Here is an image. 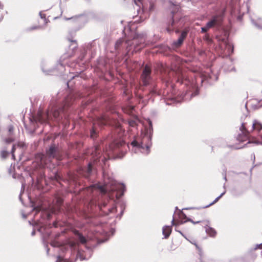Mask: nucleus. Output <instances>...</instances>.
Wrapping results in <instances>:
<instances>
[{
  "label": "nucleus",
  "instance_id": "ea45409f",
  "mask_svg": "<svg viewBox=\"0 0 262 262\" xmlns=\"http://www.w3.org/2000/svg\"><path fill=\"white\" fill-rule=\"evenodd\" d=\"M155 6L154 4L152 3V2H150L149 3V11L151 12V11H154V10L155 9Z\"/></svg>",
  "mask_w": 262,
  "mask_h": 262
},
{
  "label": "nucleus",
  "instance_id": "4d7b16f0",
  "mask_svg": "<svg viewBox=\"0 0 262 262\" xmlns=\"http://www.w3.org/2000/svg\"><path fill=\"white\" fill-rule=\"evenodd\" d=\"M19 199L20 200V201L22 202V199H21V194H19Z\"/></svg>",
  "mask_w": 262,
  "mask_h": 262
},
{
  "label": "nucleus",
  "instance_id": "5701e85b",
  "mask_svg": "<svg viewBox=\"0 0 262 262\" xmlns=\"http://www.w3.org/2000/svg\"><path fill=\"white\" fill-rule=\"evenodd\" d=\"M252 127L253 129L256 130L258 132L262 130V124L256 120L253 121Z\"/></svg>",
  "mask_w": 262,
  "mask_h": 262
},
{
  "label": "nucleus",
  "instance_id": "dca6fc26",
  "mask_svg": "<svg viewBox=\"0 0 262 262\" xmlns=\"http://www.w3.org/2000/svg\"><path fill=\"white\" fill-rule=\"evenodd\" d=\"M241 131L242 132V134H239L237 137V140L240 142L244 141L247 138L246 135H244L245 132H247L245 126V123H243L242 125L239 128Z\"/></svg>",
  "mask_w": 262,
  "mask_h": 262
},
{
  "label": "nucleus",
  "instance_id": "69168bd1",
  "mask_svg": "<svg viewBox=\"0 0 262 262\" xmlns=\"http://www.w3.org/2000/svg\"><path fill=\"white\" fill-rule=\"evenodd\" d=\"M260 107H261V105L259 106H255V108L257 109V108H259Z\"/></svg>",
  "mask_w": 262,
  "mask_h": 262
},
{
  "label": "nucleus",
  "instance_id": "f257e3e1",
  "mask_svg": "<svg viewBox=\"0 0 262 262\" xmlns=\"http://www.w3.org/2000/svg\"><path fill=\"white\" fill-rule=\"evenodd\" d=\"M159 72L162 80L166 83H171L174 81L185 84L187 88L185 92L181 93L177 92L171 85L169 90L167 92V96L165 100L166 105L179 103L182 100H190L193 97L199 95L200 90L195 81L192 79H190L185 74L180 71H174L169 67L162 64L160 66Z\"/></svg>",
  "mask_w": 262,
  "mask_h": 262
},
{
  "label": "nucleus",
  "instance_id": "1a4fd4ad",
  "mask_svg": "<svg viewBox=\"0 0 262 262\" xmlns=\"http://www.w3.org/2000/svg\"><path fill=\"white\" fill-rule=\"evenodd\" d=\"M226 11L224 9L217 12L212 15L211 18L206 24L204 27L209 31L211 28L218 30L222 28V24L225 15Z\"/></svg>",
  "mask_w": 262,
  "mask_h": 262
},
{
  "label": "nucleus",
  "instance_id": "f704fd0d",
  "mask_svg": "<svg viewBox=\"0 0 262 262\" xmlns=\"http://www.w3.org/2000/svg\"><path fill=\"white\" fill-rule=\"evenodd\" d=\"M108 213H113V212H117V207L116 205H113L111 208L108 209Z\"/></svg>",
  "mask_w": 262,
  "mask_h": 262
},
{
  "label": "nucleus",
  "instance_id": "6e6d98bb",
  "mask_svg": "<svg viewBox=\"0 0 262 262\" xmlns=\"http://www.w3.org/2000/svg\"><path fill=\"white\" fill-rule=\"evenodd\" d=\"M4 18V16L3 15H1L0 17V21H1Z\"/></svg>",
  "mask_w": 262,
  "mask_h": 262
},
{
  "label": "nucleus",
  "instance_id": "79ce46f5",
  "mask_svg": "<svg viewBox=\"0 0 262 262\" xmlns=\"http://www.w3.org/2000/svg\"><path fill=\"white\" fill-rule=\"evenodd\" d=\"M262 246V243L259 244H256L255 246V247L253 248V250H256L258 249H261Z\"/></svg>",
  "mask_w": 262,
  "mask_h": 262
},
{
  "label": "nucleus",
  "instance_id": "09e8293b",
  "mask_svg": "<svg viewBox=\"0 0 262 262\" xmlns=\"http://www.w3.org/2000/svg\"><path fill=\"white\" fill-rule=\"evenodd\" d=\"M35 234H36V231H35V230H33L32 231V232H31V235H32V236H34V235H35Z\"/></svg>",
  "mask_w": 262,
  "mask_h": 262
},
{
  "label": "nucleus",
  "instance_id": "a211bd4d",
  "mask_svg": "<svg viewBox=\"0 0 262 262\" xmlns=\"http://www.w3.org/2000/svg\"><path fill=\"white\" fill-rule=\"evenodd\" d=\"M247 143L249 144H255L256 145H262V133H259L258 135V138L253 137Z\"/></svg>",
  "mask_w": 262,
  "mask_h": 262
},
{
  "label": "nucleus",
  "instance_id": "a18cd8bd",
  "mask_svg": "<svg viewBox=\"0 0 262 262\" xmlns=\"http://www.w3.org/2000/svg\"><path fill=\"white\" fill-rule=\"evenodd\" d=\"M201 32L202 33H206L208 31L206 29V28L204 27H201Z\"/></svg>",
  "mask_w": 262,
  "mask_h": 262
},
{
  "label": "nucleus",
  "instance_id": "2f4dec72",
  "mask_svg": "<svg viewBox=\"0 0 262 262\" xmlns=\"http://www.w3.org/2000/svg\"><path fill=\"white\" fill-rule=\"evenodd\" d=\"M182 215L184 219H185L186 220L185 221L182 222L181 224H184V223H186L187 222H190L191 223V222L192 221V220L191 218L188 217L185 213L182 212Z\"/></svg>",
  "mask_w": 262,
  "mask_h": 262
},
{
  "label": "nucleus",
  "instance_id": "aec40b11",
  "mask_svg": "<svg viewBox=\"0 0 262 262\" xmlns=\"http://www.w3.org/2000/svg\"><path fill=\"white\" fill-rule=\"evenodd\" d=\"M82 15H76L73 17H64V19L66 20H72L73 21L76 23L77 25H79L82 23V20H81V17L82 16Z\"/></svg>",
  "mask_w": 262,
  "mask_h": 262
},
{
  "label": "nucleus",
  "instance_id": "0e129e2a",
  "mask_svg": "<svg viewBox=\"0 0 262 262\" xmlns=\"http://www.w3.org/2000/svg\"><path fill=\"white\" fill-rule=\"evenodd\" d=\"M70 41H71V42H76V40H70Z\"/></svg>",
  "mask_w": 262,
  "mask_h": 262
},
{
  "label": "nucleus",
  "instance_id": "c03bdc74",
  "mask_svg": "<svg viewBox=\"0 0 262 262\" xmlns=\"http://www.w3.org/2000/svg\"><path fill=\"white\" fill-rule=\"evenodd\" d=\"M124 211L125 210L121 209V211H120V213L117 215V217L119 218V219H121V217L122 216V215L124 214Z\"/></svg>",
  "mask_w": 262,
  "mask_h": 262
},
{
  "label": "nucleus",
  "instance_id": "603ef678",
  "mask_svg": "<svg viewBox=\"0 0 262 262\" xmlns=\"http://www.w3.org/2000/svg\"><path fill=\"white\" fill-rule=\"evenodd\" d=\"M176 231L177 232H179L182 235H183L184 237H185L184 235L183 234V233L181 231L177 230L176 229Z\"/></svg>",
  "mask_w": 262,
  "mask_h": 262
},
{
  "label": "nucleus",
  "instance_id": "f3484780",
  "mask_svg": "<svg viewBox=\"0 0 262 262\" xmlns=\"http://www.w3.org/2000/svg\"><path fill=\"white\" fill-rule=\"evenodd\" d=\"M172 227L171 226L165 225L162 228V234L164 236V238H168L171 232Z\"/></svg>",
  "mask_w": 262,
  "mask_h": 262
},
{
  "label": "nucleus",
  "instance_id": "bb28decb",
  "mask_svg": "<svg viewBox=\"0 0 262 262\" xmlns=\"http://www.w3.org/2000/svg\"><path fill=\"white\" fill-rule=\"evenodd\" d=\"M136 96L140 102L143 103H146V100L144 99V95L143 94L138 92L136 94Z\"/></svg>",
  "mask_w": 262,
  "mask_h": 262
},
{
  "label": "nucleus",
  "instance_id": "ddd939ff",
  "mask_svg": "<svg viewBox=\"0 0 262 262\" xmlns=\"http://www.w3.org/2000/svg\"><path fill=\"white\" fill-rule=\"evenodd\" d=\"M226 190H225L219 196H218L217 198H216L213 202H212L211 203H210L209 204H208L206 206H203V207H192L184 208L182 209V210H190V209L200 210L201 209L208 208L210 206L215 204L216 202H217L219 201V200L226 193Z\"/></svg>",
  "mask_w": 262,
  "mask_h": 262
},
{
  "label": "nucleus",
  "instance_id": "e433bc0d",
  "mask_svg": "<svg viewBox=\"0 0 262 262\" xmlns=\"http://www.w3.org/2000/svg\"><path fill=\"white\" fill-rule=\"evenodd\" d=\"M16 146L21 148H24L26 147L25 143L23 142H18L16 144Z\"/></svg>",
  "mask_w": 262,
  "mask_h": 262
},
{
  "label": "nucleus",
  "instance_id": "6ab92c4d",
  "mask_svg": "<svg viewBox=\"0 0 262 262\" xmlns=\"http://www.w3.org/2000/svg\"><path fill=\"white\" fill-rule=\"evenodd\" d=\"M50 245L54 247H59L61 251L64 252L68 249V247L61 246V244L58 241H53L51 242Z\"/></svg>",
  "mask_w": 262,
  "mask_h": 262
},
{
  "label": "nucleus",
  "instance_id": "c9c22d12",
  "mask_svg": "<svg viewBox=\"0 0 262 262\" xmlns=\"http://www.w3.org/2000/svg\"><path fill=\"white\" fill-rule=\"evenodd\" d=\"M252 24L255 26L257 28L259 29L262 30V26L259 24L257 22H256L254 19H251Z\"/></svg>",
  "mask_w": 262,
  "mask_h": 262
},
{
  "label": "nucleus",
  "instance_id": "412c9836",
  "mask_svg": "<svg viewBox=\"0 0 262 262\" xmlns=\"http://www.w3.org/2000/svg\"><path fill=\"white\" fill-rule=\"evenodd\" d=\"M205 231L208 235L213 237L215 236L216 234V232L214 228L210 226H208L207 225H205Z\"/></svg>",
  "mask_w": 262,
  "mask_h": 262
},
{
  "label": "nucleus",
  "instance_id": "6e6552de",
  "mask_svg": "<svg viewBox=\"0 0 262 262\" xmlns=\"http://www.w3.org/2000/svg\"><path fill=\"white\" fill-rule=\"evenodd\" d=\"M219 42L218 54L223 58L230 56L234 52L233 45L229 40V34L225 33L224 36H216Z\"/></svg>",
  "mask_w": 262,
  "mask_h": 262
},
{
  "label": "nucleus",
  "instance_id": "052dcab7",
  "mask_svg": "<svg viewBox=\"0 0 262 262\" xmlns=\"http://www.w3.org/2000/svg\"><path fill=\"white\" fill-rule=\"evenodd\" d=\"M232 193L233 195H236L237 194L235 193V192H234V190H232Z\"/></svg>",
  "mask_w": 262,
  "mask_h": 262
},
{
  "label": "nucleus",
  "instance_id": "338daca9",
  "mask_svg": "<svg viewBox=\"0 0 262 262\" xmlns=\"http://www.w3.org/2000/svg\"><path fill=\"white\" fill-rule=\"evenodd\" d=\"M84 57V54H83L81 57V60H82V59Z\"/></svg>",
  "mask_w": 262,
  "mask_h": 262
},
{
  "label": "nucleus",
  "instance_id": "39448f33",
  "mask_svg": "<svg viewBox=\"0 0 262 262\" xmlns=\"http://www.w3.org/2000/svg\"><path fill=\"white\" fill-rule=\"evenodd\" d=\"M81 97V94L77 92L71 91L67 94L62 100H52L48 110L46 112L47 119L55 121L62 120L63 118L62 115L66 113L73 104Z\"/></svg>",
  "mask_w": 262,
  "mask_h": 262
},
{
  "label": "nucleus",
  "instance_id": "e2e57ef3",
  "mask_svg": "<svg viewBox=\"0 0 262 262\" xmlns=\"http://www.w3.org/2000/svg\"><path fill=\"white\" fill-rule=\"evenodd\" d=\"M261 164H262V163H258V164H256L255 165V166H258V165H261Z\"/></svg>",
  "mask_w": 262,
  "mask_h": 262
},
{
  "label": "nucleus",
  "instance_id": "864d4df0",
  "mask_svg": "<svg viewBox=\"0 0 262 262\" xmlns=\"http://www.w3.org/2000/svg\"><path fill=\"white\" fill-rule=\"evenodd\" d=\"M22 216H23V217L24 219H26V218H27V215L26 214H25L23 213V214H22Z\"/></svg>",
  "mask_w": 262,
  "mask_h": 262
},
{
  "label": "nucleus",
  "instance_id": "393cba45",
  "mask_svg": "<svg viewBox=\"0 0 262 262\" xmlns=\"http://www.w3.org/2000/svg\"><path fill=\"white\" fill-rule=\"evenodd\" d=\"M98 132L96 128H95L94 126H93L90 129V137L93 139H95L97 138L98 136Z\"/></svg>",
  "mask_w": 262,
  "mask_h": 262
},
{
  "label": "nucleus",
  "instance_id": "cd10ccee",
  "mask_svg": "<svg viewBox=\"0 0 262 262\" xmlns=\"http://www.w3.org/2000/svg\"><path fill=\"white\" fill-rule=\"evenodd\" d=\"M87 242V238L81 234L78 235V243L84 244Z\"/></svg>",
  "mask_w": 262,
  "mask_h": 262
},
{
  "label": "nucleus",
  "instance_id": "3c124183",
  "mask_svg": "<svg viewBox=\"0 0 262 262\" xmlns=\"http://www.w3.org/2000/svg\"><path fill=\"white\" fill-rule=\"evenodd\" d=\"M171 225L172 226L174 225V226H177V225L176 224H174V219L173 218L171 221Z\"/></svg>",
  "mask_w": 262,
  "mask_h": 262
},
{
  "label": "nucleus",
  "instance_id": "2eb2a0df",
  "mask_svg": "<svg viewBox=\"0 0 262 262\" xmlns=\"http://www.w3.org/2000/svg\"><path fill=\"white\" fill-rule=\"evenodd\" d=\"M58 150V147L54 143H52L47 149V152L50 158H55L57 156Z\"/></svg>",
  "mask_w": 262,
  "mask_h": 262
},
{
  "label": "nucleus",
  "instance_id": "49530a36",
  "mask_svg": "<svg viewBox=\"0 0 262 262\" xmlns=\"http://www.w3.org/2000/svg\"><path fill=\"white\" fill-rule=\"evenodd\" d=\"M4 9V5L0 1V11Z\"/></svg>",
  "mask_w": 262,
  "mask_h": 262
},
{
  "label": "nucleus",
  "instance_id": "c756f323",
  "mask_svg": "<svg viewBox=\"0 0 262 262\" xmlns=\"http://www.w3.org/2000/svg\"><path fill=\"white\" fill-rule=\"evenodd\" d=\"M79 76L78 75L71 76L70 79L66 82V84L67 85L68 88L70 89V83L73 79H74L76 77H78Z\"/></svg>",
  "mask_w": 262,
  "mask_h": 262
},
{
  "label": "nucleus",
  "instance_id": "a19ab883",
  "mask_svg": "<svg viewBox=\"0 0 262 262\" xmlns=\"http://www.w3.org/2000/svg\"><path fill=\"white\" fill-rule=\"evenodd\" d=\"M16 144H13L12 145V149H11V154L13 156H14V152L16 150Z\"/></svg>",
  "mask_w": 262,
  "mask_h": 262
},
{
  "label": "nucleus",
  "instance_id": "f8f14e48",
  "mask_svg": "<svg viewBox=\"0 0 262 262\" xmlns=\"http://www.w3.org/2000/svg\"><path fill=\"white\" fill-rule=\"evenodd\" d=\"M111 187L114 190H117L119 192V195L121 198L124 195L126 190V186L124 183H119L116 181H112L110 184Z\"/></svg>",
  "mask_w": 262,
  "mask_h": 262
},
{
  "label": "nucleus",
  "instance_id": "680f3d73",
  "mask_svg": "<svg viewBox=\"0 0 262 262\" xmlns=\"http://www.w3.org/2000/svg\"><path fill=\"white\" fill-rule=\"evenodd\" d=\"M253 161H255V155L254 154H253Z\"/></svg>",
  "mask_w": 262,
  "mask_h": 262
},
{
  "label": "nucleus",
  "instance_id": "a878e982",
  "mask_svg": "<svg viewBox=\"0 0 262 262\" xmlns=\"http://www.w3.org/2000/svg\"><path fill=\"white\" fill-rule=\"evenodd\" d=\"M135 4L138 6L140 8L145 9V5L144 0H133Z\"/></svg>",
  "mask_w": 262,
  "mask_h": 262
},
{
  "label": "nucleus",
  "instance_id": "0eeeda50",
  "mask_svg": "<svg viewBox=\"0 0 262 262\" xmlns=\"http://www.w3.org/2000/svg\"><path fill=\"white\" fill-rule=\"evenodd\" d=\"M69 247L71 250V252H76V256L75 259L73 260L71 258H66L61 255H58L57 256V260L55 262H75L77 258H79L81 261L84 260H87L90 258L92 254V248L85 246V248L87 249L88 251L85 252L81 248H80L77 243L71 241L68 243Z\"/></svg>",
  "mask_w": 262,
  "mask_h": 262
},
{
  "label": "nucleus",
  "instance_id": "9d476101",
  "mask_svg": "<svg viewBox=\"0 0 262 262\" xmlns=\"http://www.w3.org/2000/svg\"><path fill=\"white\" fill-rule=\"evenodd\" d=\"M42 72L47 75H61L65 71V67L60 59L52 69L46 70L43 67L41 68Z\"/></svg>",
  "mask_w": 262,
  "mask_h": 262
},
{
  "label": "nucleus",
  "instance_id": "4c0bfd02",
  "mask_svg": "<svg viewBox=\"0 0 262 262\" xmlns=\"http://www.w3.org/2000/svg\"><path fill=\"white\" fill-rule=\"evenodd\" d=\"M9 155V152L6 150H2L1 151V157L3 159H6Z\"/></svg>",
  "mask_w": 262,
  "mask_h": 262
},
{
  "label": "nucleus",
  "instance_id": "13d9d810",
  "mask_svg": "<svg viewBox=\"0 0 262 262\" xmlns=\"http://www.w3.org/2000/svg\"><path fill=\"white\" fill-rule=\"evenodd\" d=\"M231 71H235V68L234 67L232 68L231 70Z\"/></svg>",
  "mask_w": 262,
  "mask_h": 262
},
{
  "label": "nucleus",
  "instance_id": "423d86ee",
  "mask_svg": "<svg viewBox=\"0 0 262 262\" xmlns=\"http://www.w3.org/2000/svg\"><path fill=\"white\" fill-rule=\"evenodd\" d=\"M153 134L152 123L151 120H146L144 131L140 136L134 137L131 142L134 152L137 153L139 151L142 154L148 155L150 151L152 145V137Z\"/></svg>",
  "mask_w": 262,
  "mask_h": 262
},
{
  "label": "nucleus",
  "instance_id": "72a5a7b5",
  "mask_svg": "<svg viewBox=\"0 0 262 262\" xmlns=\"http://www.w3.org/2000/svg\"><path fill=\"white\" fill-rule=\"evenodd\" d=\"M14 141V138H13L11 136L9 137L8 138H7L5 140V142L6 144H10Z\"/></svg>",
  "mask_w": 262,
  "mask_h": 262
},
{
  "label": "nucleus",
  "instance_id": "37998d69",
  "mask_svg": "<svg viewBox=\"0 0 262 262\" xmlns=\"http://www.w3.org/2000/svg\"><path fill=\"white\" fill-rule=\"evenodd\" d=\"M39 15L41 19H45V20L46 19V14H43L41 11L39 12Z\"/></svg>",
  "mask_w": 262,
  "mask_h": 262
},
{
  "label": "nucleus",
  "instance_id": "b1692460",
  "mask_svg": "<svg viewBox=\"0 0 262 262\" xmlns=\"http://www.w3.org/2000/svg\"><path fill=\"white\" fill-rule=\"evenodd\" d=\"M92 238L94 240H96L98 244H101L108 240L109 237L107 235H106L103 238H100L98 237L97 234H95Z\"/></svg>",
  "mask_w": 262,
  "mask_h": 262
},
{
  "label": "nucleus",
  "instance_id": "58836bf2",
  "mask_svg": "<svg viewBox=\"0 0 262 262\" xmlns=\"http://www.w3.org/2000/svg\"><path fill=\"white\" fill-rule=\"evenodd\" d=\"M93 185H95V187H97V188H98L101 191L104 190V187L102 185H100L99 184H93Z\"/></svg>",
  "mask_w": 262,
  "mask_h": 262
},
{
  "label": "nucleus",
  "instance_id": "de8ad7c7",
  "mask_svg": "<svg viewBox=\"0 0 262 262\" xmlns=\"http://www.w3.org/2000/svg\"><path fill=\"white\" fill-rule=\"evenodd\" d=\"M202 222V221H196V222H195L194 221L192 220V221L191 222V223L193 224H198V223H200Z\"/></svg>",
  "mask_w": 262,
  "mask_h": 262
},
{
  "label": "nucleus",
  "instance_id": "9b49d317",
  "mask_svg": "<svg viewBox=\"0 0 262 262\" xmlns=\"http://www.w3.org/2000/svg\"><path fill=\"white\" fill-rule=\"evenodd\" d=\"M151 73V70L146 66L143 69L141 75L142 82L145 86L149 85L152 84L153 82Z\"/></svg>",
  "mask_w": 262,
  "mask_h": 262
},
{
  "label": "nucleus",
  "instance_id": "f03ea898",
  "mask_svg": "<svg viewBox=\"0 0 262 262\" xmlns=\"http://www.w3.org/2000/svg\"><path fill=\"white\" fill-rule=\"evenodd\" d=\"M120 144L115 138H111L109 142L105 144L103 143L102 149L98 146H95L92 150V161L89 162L86 166L79 167L75 177V180L78 181L80 178H84L90 181V177L96 173L95 165L105 164L107 160L112 158H122L124 154L121 157L118 155Z\"/></svg>",
  "mask_w": 262,
  "mask_h": 262
},
{
  "label": "nucleus",
  "instance_id": "7c9ffc66",
  "mask_svg": "<svg viewBox=\"0 0 262 262\" xmlns=\"http://www.w3.org/2000/svg\"><path fill=\"white\" fill-rule=\"evenodd\" d=\"M42 243L46 249L47 254L48 255L49 254L50 248L48 247V243L46 241L44 237L42 238Z\"/></svg>",
  "mask_w": 262,
  "mask_h": 262
},
{
  "label": "nucleus",
  "instance_id": "4468645a",
  "mask_svg": "<svg viewBox=\"0 0 262 262\" xmlns=\"http://www.w3.org/2000/svg\"><path fill=\"white\" fill-rule=\"evenodd\" d=\"M124 62L127 68L130 71L137 72L140 68V64L137 61L126 59Z\"/></svg>",
  "mask_w": 262,
  "mask_h": 262
},
{
  "label": "nucleus",
  "instance_id": "774afa93",
  "mask_svg": "<svg viewBox=\"0 0 262 262\" xmlns=\"http://www.w3.org/2000/svg\"><path fill=\"white\" fill-rule=\"evenodd\" d=\"M175 209H176V210H178V207H175Z\"/></svg>",
  "mask_w": 262,
  "mask_h": 262
},
{
  "label": "nucleus",
  "instance_id": "7ed1b4c3",
  "mask_svg": "<svg viewBox=\"0 0 262 262\" xmlns=\"http://www.w3.org/2000/svg\"><path fill=\"white\" fill-rule=\"evenodd\" d=\"M168 11L169 14L167 16L166 30L169 34L175 32L179 34L178 38L171 44L172 48L177 49L183 45L187 36L188 30L183 29L188 20V17L184 13L182 7L177 2L169 1Z\"/></svg>",
  "mask_w": 262,
  "mask_h": 262
},
{
  "label": "nucleus",
  "instance_id": "5fc2aeb1",
  "mask_svg": "<svg viewBox=\"0 0 262 262\" xmlns=\"http://www.w3.org/2000/svg\"><path fill=\"white\" fill-rule=\"evenodd\" d=\"M38 28V26H34V27H32L31 29L34 30V29H36Z\"/></svg>",
  "mask_w": 262,
  "mask_h": 262
},
{
  "label": "nucleus",
  "instance_id": "4be33fe9",
  "mask_svg": "<svg viewBox=\"0 0 262 262\" xmlns=\"http://www.w3.org/2000/svg\"><path fill=\"white\" fill-rule=\"evenodd\" d=\"M95 47V42L93 41L89 43L86 46V52H90L91 53V57H93L95 55L94 47Z\"/></svg>",
  "mask_w": 262,
  "mask_h": 262
},
{
  "label": "nucleus",
  "instance_id": "20e7f679",
  "mask_svg": "<svg viewBox=\"0 0 262 262\" xmlns=\"http://www.w3.org/2000/svg\"><path fill=\"white\" fill-rule=\"evenodd\" d=\"M122 33L123 37L118 39L115 45L116 55L129 57L145 47V32L138 33L136 28L127 25L124 27Z\"/></svg>",
  "mask_w": 262,
  "mask_h": 262
},
{
  "label": "nucleus",
  "instance_id": "bf43d9fd",
  "mask_svg": "<svg viewBox=\"0 0 262 262\" xmlns=\"http://www.w3.org/2000/svg\"><path fill=\"white\" fill-rule=\"evenodd\" d=\"M224 179L225 180V181H227V177H226V174H225V175L224 176Z\"/></svg>",
  "mask_w": 262,
  "mask_h": 262
},
{
  "label": "nucleus",
  "instance_id": "c85d7f7f",
  "mask_svg": "<svg viewBox=\"0 0 262 262\" xmlns=\"http://www.w3.org/2000/svg\"><path fill=\"white\" fill-rule=\"evenodd\" d=\"M14 126L12 124H10L8 125V134H9V136H11L13 135V132H14Z\"/></svg>",
  "mask_w": 262,
  "mask_h": 262
},
{
  "label": "nucleus",
  "instance_id": "8fccbe9b",
  "mask_svg": "<svg viewBox=\"0 0 262 262\" xmlns=\"http://www.w3.org/2000/svg\"><path fill=\"white\" fill-rule=\"evenodd\" d=\"M115 232V230L114 229H111V233L112 235H113Z\"/></svg>",
  "mask_w": 262,
  "mask_h": 262
},
{
  "label": "nucleus",
  "instance_id": "473e14b6",
  "mask_svg": "<svg viewBox=\"0 0 262 262\" xmlns=\"http://www.w3.org/2000/svg\"><path fill=\"white\" fill-rule=\"evenodd\" d=\"M118 203L121 207V209L125 210L126 206L125 202L120 199H119Z\"/></svg>",
  "mask_w": 262,
  "mask_h": 262
}]
</instances>
